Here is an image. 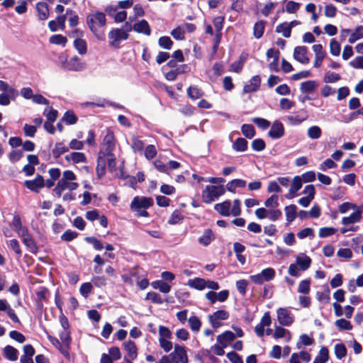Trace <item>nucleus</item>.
<instances>
[{
    "label": "nucleus",
    "mask_w": 363,
    "mask_h": 363,
    "mask_svg": "<svg viewBox=\"0 0 363 363\" xmlns=\"http://www.w3.org/2000/svg\"><path fill=\"white\" fill-rule=\"evenodd\" d=\"M86 25L91 33L100 41L105 40L104 28L106 26V17L104 12L92 10L86 18Z\"/></svg>",
    "instance_id": "f257e3e1"
},
{
    "label": "nucleus",
    "mask_w": 363,
    "mask_h": 363,
    "mask_svg": "<svg viewBox=\"0 0 363 363\" xmlns=\"http://www.w3.org/2000/svg\"><path fill=\"white\" fill-rule=\"evenodd\" d=\"M225 193V189L223 185H208L202 191V199L206 203H211Z\"/></svg>",
    "instance_id": "f03ea898"
},
{
    "label": "nucleus",
    "mask_w": 363,
    "mask_h": 363,
    "mask_svg": "<svg viewBox=\"0 0 363 363\" xmlns=\"http://www.w3.org/2000/svg\"><path fill=\"white\" fill-rule=\"evenodd\" d=\"M108 45L118 49L122 41L128 38V33L122 28H112L108 33Z\"/></svg>",
    "instance_id": "7ed1b4c3"
},
{
    "label": "nucleus",
    "mask_w": 363,
    "mask_h": 363,
    "mask_svg": "<svg viewBox=\"0 0 363 363\" xmlns=\"http://www.w3.org/2000/svg\"><path fill=\"white\" fill-rule=\"evenodd\" d=\"M275 270L272 267L264 269L260 273L250 276V279L257 285L273 280L275 277Z\"/></svg>",
    "instance_id": "20e7f679"
},
{
    "label": "nucleus",
    "mask_w": 363,
    "mask_h": 363,
    "mask_svg": "<svg viewBox=\"0 0 363 363\" xmlns=\"http://www.w3.org/2000/svg\"><path fill=\"white\" fill-rule=\"evenodd\" d=\"M153 204V200L151 198L145 196H135L130 203V209L133 211H140V209H147Z\"/></svg>",
    "instance_id": "39448f33"
},
{
    "label": "nucleus",
    "mask_w": 363,
    "mask_h": 363,
    "mask_svg": "<svg viewBox=\"0 0 363 363\" xmlns=\"http://www.w3.org/2000/svg\"><path fill=\"white\" fill-rule=\"evenodd\" d=\"M169 356L174 363H188L186 352L183 346L175 345L174 351Z\"/></svg>",
    "instance_id": "423d86ee"
},
{
    "label": "nucleus",
    "mask_w": 363,
    "mask_h": 363,
    "mask_svg": "<svg viewBox=\"0 0 363 363\" xmlns=\"http://www.w3.org/2000/svg\"><path fill=\"white\" fill-rule=\"evenodd\" d=\"M229 318V313L225 310H218L208 315V321L213 328L221 326L220 320H225Z\"/></svg>",
    "instance_id": "0eeeda50"
},
{
    "label": "nucleus",
    "mask_w": 363,
    "mask_h": 363,
    "mask_svg": "<svg viewBox=\"0 0 363 363\" xmlns=\"http://www.w3.org/2000/svg\"><path fill=\"white\" fill-rule=\"evenodd\" d=\"M78 186L79 184L76 182H72V181L59 180L54 189V191L58 197H60L65 190L68 189L69 191H74L77 189Z\"/></svg>",
    "instance_id": "6e6552de"
},
{
    "label": "nucleus",
    "mask_w": 363,
    "mask_h": 363,
    "mask_svg": "<svg viewBox=\"0 0 363 363\" xmlns=\"http://www.w3.org/2000/svg\"><path fill=\"white\" fill-rule=\"evenodd\" d=\"M86 67V64L81 62L77 56H74L68 60L64 65V69L74 72H81Z\"/></svg>",
    "instance_id": "1a4fd4ad"
},
{
    "label": "nucleus",
    "mask_w": 363,
    "mask_h": 363,
    "mask_svg": "<svg viewBox=\"0 0 363 363\" xmlns=\"http://www.w3.org/2000/svg\"><path fill=\"white\" fill-rule=\"evenodd\" d=\"M18 236L22 239L23 244L32 253L38 252V246L32 235L29 233L28 229L26 230H24V232L20 234Z\"/></svg>",
    "instance_id": "9d476101"
},
{
    "label": "nucleus",
    "mask_w": 363,
    "mask_h": 363,
    "mask_svg": "<svg viewBox=\"0 0 363 363\" xmlns=\"http://www.w3.org/2000/svg\"><path fill=\"white\" fill-rule=\"evenodd\" d=\"M277 318L281 325L289 326L294 321L291 312L286 308H280L277 310Z\"/></svg>",
    "instance_id": "9b49d317"
},
{
    "label": "nucleus",
    "mask_w": 363,
    "mask_h": 363,
    "mask_svg": "<svg viewBox=\"0 0 363 363\" xmlns=\"http://www.w3.org/2000/svg\"><path fill=\"white\" fill-rule=\"evenodd\" d=\"M24 186L30 191L38 193L44 186V179L43 176L38 174L33 180H26Z\"/></svg>",
    "instance_id": "f8f14e48"
},
{
    "label": "nucleus",
    "mask_w": 363,
    "mask_h": 363,
    "mask_svg": "<svg viewBox=\"0 0 363 363\" xmlns=\"http://www.w3.org/2000/svg\"><path fill=\"white\" fill-rule=\"evenodd\" d=\"M268 135L272 139L281 138L284 135V125L279 121H274L268 133Z\"/></svg>",
    "instance_id": "ddd939ff"
},
{
    "label": "nucleus",
    "mask_w": 363,
    "mask_h": 363,
    "mask_svg": "<svg viewBox=\"0 0 363 363\" xmlns=\"http://www.w3.org/2000/svg\"><path fill=\"white\" fill-rule=\"evenodd\" d=\"M308 49L305 46H297L294 48V57L301 64H308L309 58L307 57Z\"/></svg>",
    "instance_id": "4468645a"
},
{
    "label": "nucleus",
    "mask_w": 363,
    "mask_h": 363,
    "mask_svg": "<svg viewBox=\"0 0 363 363\" xmlns=\"http://www.w3.org/2000/svg\"><path fill=\"white\" fill-rule=\"evenodd\" d=\"M260 77L259 75L254 76L250 80L249 84L245 85L243 93H251L257 91L260 86Z\"/></svg>",
    "instance_id": "2eb2a0df"
},
{
    "label": "nucleus",
    "mask_w": 363,
    "mask_h": 363,
    "mask_svg": "<svg viewBox=\"0 0 363 363\" xmlns=\"http://www.w3.org/2000/svg\"><path fill=\"white\" fill-rule=\"evenodd\" d=\"M235 338L234 333L227 330L223 333L217 336V342L221 345L223 347H226L229 342L233 341Z\"/></svg>",
    "instance_id": "dca6fc26"
},
{
    "label": "nucleus",
    "mask_w": 363,
    "mask_h": 363,
    "mask_svg": "<svg viewBox=\"0 0 363 363\" xmlns=\"http://www.w3.org/2000/svg\"><path fill=\"white\" fill-rule=\"evenodd\" d=\"M123 345L128 358L132 360L135 359L138 357V349L135 343L132 340H128L124 342Z\"/></svg>",
    "instance_id": "f3484780"
},
{
    "label": "nucleus",
    "mask_w": 363,
    "mask_h": 363,
    "mask_svg": "<svg viewBox=\"0 0 363 363\" xmlns=\"http://www.w3.org/2000/svg\"><path fill=\"white\" fill-rule=\"evenodd\" d=\"M230 208L231 203L230 201H225L214 206V209L223 216L232 215Z\"/></svg>",
    "instance_id": "a211bd4d"
},
{
    "label": "nucleus",
    "mask_w": 363,
    "mask_h": 363,
    "mask_svg": "<svg viewBox=\"0 0 363 363\" xmlns=\"http://www.w3.org/2000/svg\"><path fill=\"white\" fill-rule=\"evenodd\" d=\"M133 29L138 33H143L146 35H150L151 33L150 27L147 21L144 19L135 23L133 26Z\"/></svg>",
    "instance_id": "6ab92c4d"
},
{
    "label": "nucleus",
    "mask_w": 363,
    "mask_h": 363,
    "mask_svg": "<svg viewBox=\"0 0 363 363\" xmlns=\"http://www.w3.org/2000/svg\"><path fill=\"white\" fill-rule=\"evenodd\" d=\"M247 182L241 179H235L228 182L225 186V191L231 193H235L237 188H244L246 186Z\"/></svg>",
    "instance_id": "aec40b11"
},
{
    "label": "nucleus",
    "mask_w": 363,
    "mask_h": 363,
    "mask_svg": "<svg viewBox=\"0 0 363 363\" xmlns=\"http://www.w3.org/2000/svg\"><path fill=\"white\" fill-rule=\"evenodd\" d=\"M4 357L9 361H16L18 357V351L11 345H6L3 351Z\"/></svg>",
    "instance_id": "412c9836"
},
{
    "label": "nucleus",
    "mask_w": 363,
    "mask_h": 363,
    "mask_svg": "<svg viewBox=\"0 0 363 363\" xmlns=\"http://www.w3.org/2000/svg\"><path fill=\"white\" fill-rule=\"evenodd\" d=\"M11 226L12 227L13 230L18 234V235L23 233L24 230H28L26 226L23 225L21 218L18 215L13 216Z\"/></svg>",
    "instance_id": "4be33fe9"
},
{
    "label": "nucleus",
    "mask_w": 363,
    "mask_h": 363,
    "mask_svg": "<svg viewBox=\"0 0 363 363\" xmlns=\"http://www.w3.org/2000/svg\"><path fill=\"white\" fill-rule=\"evenodd\" d=\"M215 239L214 234L211 229H206L203 235L199 238L198 241L200 244L208 246Z\"/></svg>",
    "instance_id": "5701e85b"
},
{
    "label": "nucleus",
    "mask_w": 363,
    "mask_h": 363,
    "mask_svg": "<svg viewBox=\"0 0 363 363\" xmlns=\"http://www.w3.org/2000/svg\"><path fill=\"white\" fill-rule=\"evenodd\" d=\"M36 9L38 12L40 20L44 21L49 17L48 5L45 2H38L36 5Z\"/></svg>",
    "instance_id": "b1692460"
},
{
    "label": "nucleus",
    "mask_w": 363,
    "mask_h": 363,
    "mask_svg": "<svg viewBox=\"0 0 363 363\" xmlns=\"http://www.w3.org/2000/svg\"><path fill=\"white\" fill-rule=\"evenodd\" d=\"M96 174L99 178H101L106 173V158L104 155L103 156L99 154L97 160V166L96 168Z\"/></svg>",
    "instance_id": "393cba45"
},
{
    "label": "nucleus",
    "mask_w": 363,
    "mask_h": 363,
    "mask_svg": "<svg viewBox=\"0 0 363 363\" xmlns=\"http://www.w3.org/2000/svg\"><path fill=\"white\" fill-rule=\"evenodd\" d=\"M296 262L301 270L306 271L311 266V259L308 256L303 255L302 256L296 258Z\"/></svg>",
    "instance_id": "a878e982"
},
{
    "label": "nucleus",
    "mask_w": 363,
    "mask_h": 363,
    "mask_svg": "<svg viewBox=\"0 0 363 363\" xmlns=\"http://www.w3.org/2000/svg\"><path fill=\"white\" fill-rule=\"evenodd\" d=\"M355 210L356 211L353 212L350 216L342 218V223L344 225H347L352 223H357L361 220V213H359V211H357V209Z\"/></svg>",
    "instance_id": "bb28decb"
},
{
    "label": "nucleus",
    "mask_w": 363,
    "mask_h": 363,
    "mask_svg": "<svg viewBox=\"0 0 363 363\" xmlns=\"http://www.w3.org/2000/svg\"><path fill=\"white\" fill-rule=\"evenodd\" d=\"M69 151V147L65 146L62 142L55 143L52 150V154L55 159H57L62 154Z\"/></svg>",
    "instance_id": "cd10ccee"
},
{
    "label": "nucleus",
    "mask_w": 363,
    "mask_h": 363,
    "mask_svg": "<svg viewBox=\"0 0 363 363\" xmlns=\"http://www.w3.org/2000/svg\"><path fill=\"white\" fill-rule=\"evenodd\" d=\"M188 285L193 289L203 290L206 287V281L202 278H195L188 281Z\"/></svg>",
    "instance_id": "c85d7f7f"
},
{
    "label": "nucleus",
    "mask_w": 363,
    "mask_h": 363,
    "mask_svg": "<svg viewBox=\"0 0 363 363\" xmlns=\"http://www.w3.org/2000/svg\"><path fill=\"white\" fill-rule=\"evenodd\" d=\"M151 285L153 289H158L162 293L167 294L171 290V286L162 280L155 281L152 282Z\"/></svg>",
    "instance_id": "c756f323"
},
{
    "label": "nucleus",
    "mask_w": 363,
    "mask_h": 363,
    "mask_svg": "<svg viewBox=\"0 0 363 363\" xmlns=\"http://www.w3.org/2000/svg\"><path fill=\"white\" fill-rule=\"evenodd\" d=\"M65 159L68 161L71 160L74 163L85 162L86 161L84 153L80 152H72L69 155H66Z\"/></svg>",
    "instance_id": "7c9ffc66"
},
{
    "label": "nucleus",
    "mask_w": 363,
    "mask_h": 363,
    "mask_svg": "<svg viewBox=\"0 0 363 363\" xmlns=\"http://www.w3.org/2000/svg\"><path fill=\"white\" fill-rule=\"evenodd\" d=\"M329 359V352L327 347H323L315 357L313 363H326Z\"/></svg>",
    "instance_id": "2f4dec72"
},
{
    "label": "nucleus",
    "mask_w": 363,
    "mask_h": 363,
    "mask_svg": "<svg viewBox=\"0 0 363 363\" xmlns=\"http://www.w3.org/2000/svg\"><path fill=\"white\" fill-rule=\"evenodd\" d=\"M265 21H259L256 22L253 27V35L255 38L259 39L264 31V27H265Z\"/></svg>",
    "instance_id": "473e14b6"
},
{
    "label": "nucleus",
    "mask_w": 363,
    "mask_h": 363,
    "mask_svg": "<svg viewBox=\"0 0 363 363\" xmlns=\"http://www.w3.org/2000/svg\"><path fill=\"white\" fill-rule=\"evenodd\" d=\"M296 206L294 204H291L284 208L286 220L288 223H291L295 220L296 216Z\"/></svg>",
    "instance_id": "72a5a7b5"
},
{
    "label": "nucleus",
    "mask_w": 363,
    "mask_h": 363,
    "mask_svg": "<svg viewBox=\"0 0 363 363\" xmlns=\"http://www.w3.org/2000/svg\"><path fill=\"white\" fill-rule=\"evenodd\" d=\"M104 143L106 145V152L110 153L113 151L114 143V135L112 132L108 131L104 138Z\"/></svg>",
    "instance_id": "f704fd0d"
},
{
    "label": "nucleus",
    "mask_w": 363,
    "mask_h": 363,
    "mask_svg": "<svg viewBox=\"0 0 363 363\" xmlns=\"http://www.w3.org/2000/svg\"><path fill=\"white\" fill-rule=\"evenodd\" d=\"M317 86L315 81L309 80L301 84L300 89L303 93L309 94L312 92Z\"/></svg>",
    "instance_id": "c9c22d12"
},
{
    "label": "nucleus",
    "mask_w": 363,
    "mask_h": 363,
    "mask_svg": "<svg viewBox=\"0 0 363 363\" xmlns=\"http://www.w3.org/2000/svg\"><path fill=\"white\" fill-rule=\"evenodd\" d=\"M203 93L201 89L196 86H190L187 89V95L193 100L199 99L203 96Z\"/></svg>",
    "instance_id": "e433bc0d"
},
{
    "label": "nucleus",
    "mask_w": 363,
    "mask_h": 363,
    "mask_svg": "<svg viewBox=\"0 0 363 363\" xmlns=\"http://www.w3.org/2000/svg\"><path fill=\"white\" fill-rule=\"evenodd\" d=\"M233 148L237 152H244L247 149V141L242 138H238L233 144Z\"/></svg>",
    "instance_id": "4c0bfd02"
},
{
    "label": "nucleus",
    "mask_w": 363,
    "mask_h": 363,
    "mask_svg": "<svg viewBox=\"0 0 363 363\" xmlns=\"http://www.w3.org/2000/svg\"><path fill=\"white\" fill-rule=\"evenodd\" d=\"M61 121L65 122L67 125H74L77 122L78 118L73 111H67L65 113Z\"/></svg>",
    "instance_id": "58836bf2"
},
{
    "label": "nucleus",
    "mask_w": 363,
    "mask_h": 363,
    "mask_svg": "<svg viewBox=\"0 0 363 363\" xmlns=\"http://www.w3.org/2000/svg\"><path fill=\"white\" fill-rule=\"evenodd\" d=\"M363 38V26H359L356 28L354 32L352 33L348 41L350 43L353 44L357 40Z\"/></svg>",
    "instance_id": "ea45409f"
},
{
    "label": "nucleus",
    "mask_w": 363,
    "mask_h": 363,
    "mask_svg": "<svg viewBox=\"0 0 363 363\" xmlns=\"http://www.w3.org/2000/svg\"><path fill=\"white\" fill-rule=\"evenodd\" d=\"M188 323H189L191 330L193 332L199 331V330L201 327V322L197 316H195V315L190 316L188 320Z\"/></svg>",
    "instance_id": "a19ab883"
},
{
    "label": "nucleus",
    "mask_w": 363,
    "mask_h": 363,
    "mask_svg": "<svg viewBox=\"0 0 363 363\" xmlns=\"http://www.w3.org/2000/svg\"><path fill=\"white\" fill-rule=\"evenodd\" d=\"M335 325L339 329V330H351L353 328L351 323L344 318L337 320L335 323Z\"/></svg>",
    "instance_id": "79ce46f5"
},
{
    "label": "nucleus",
    "mask_w": 363,
    "mask_h": 363,
    "mask_svg": "<svg viewBox=\"0 0 363 363\" xmlns=\"http://www.w3.org/2000/svg\"><path fill=\"white\" fill-rule=\"evenodd\" d=\"M335 354L338 359H342L347 355V348L343 343H338L335 345Z\"/></svg>",
    "instance_id": "37998d69"
},
{
    "label": "nucleus",
    "mask_w": 363,
    "mask_h": 363,
    "mask_svg": "<svg viewBox=\"0 0 363 363\" xmlns=\"http://www.w3.org/2000/svg\"><path fill=\"white\" fill-rule=\"evenodd\" d=\"M322 130L320 127L317 125H313L310 127L307 130L308 137L311 139H318L320 138Z\"/></svg>",
    "instance_id": "c03bdc74"
},
{
    "label": "nucleus",
    "mask_w": 363,
    "mask_h": 363,
    "mask_svg": "<svg viewBox=\"0 0 363 363\" xmlns=\"http://www.w3.org/2000/svg\"><path fill=\"white\" fill-rule=\"evenodd\" d=\"M242 133L247 138H252L255 135V128L251 124H243L241 127Z\"/></svg>",
    "instance_id": "a18cd8bd"
},
{
    "label": "nucleus",
    "mask_w": 363,
    "mask_h": 363,
    "mask_svg": "<svg viewBox=\"0 0 363 363\" xmlns=\"http://www.w3.org/2000/svg\"><path fill=\"white\" fill-rule=\"evenodd\" d=\"M74 45L80 55H84L86 52V43L84 40L81 38L76 39L74 42Z\"/></svg>",
    "instance_id": "49530a36"
},
{
    "label": "nucleus",
    "mask_w": 363,
    "mask_h": 363,
    "mask_svg": "<svg viewBox=\"0 0 363 363\" xmlns=\"http://www.w3.org/2000/svg\"><path fill=\"white\" fill-rule=\"evenodd\" d=\"M341 77L339 74L328 71L325 74L323 81L325 83H335L340 80Z\"/></svg>",
    "instance_id": "de8ad7c7"
},
{
    "label": "nucleus",
    "mask_w": 363,
    "mask_h": 363,
    "mask_svg": "<svg viewBox=\"0 0 363 363\" xmlns=\"http://www.w3.org/2000/svg\"><path fill=\"white\" fill-rule=\"evenodd\" d=\"M173 43V41L169 36H162L158 40L160 47L166 50H170Z\"/></svg>",
    "instance_id": "09e8293b"
},
{
    "label": "nucleus",
    "mask_w": 363,
    "mask_h": 363,
    "mask_svg": "<svg viewBox=\"0 0 363 363\" xmlns=\"http://www.w3.org/2000/svg\"><path fill=\"white\" fill-rule=\"evenodd\" d=\"M131 147L134 152H140L144 149V143L138 137L133 136L131 138Z\"/></svg>",
    "instance_id": "8fccbe9b"
},
{
    "label": "nucleus",
    "mask_w": 363,
    "mask_h": 363,
    "mask_svg": "<svg viewBox=\"0 0 363 363\" xmlns=\"http://www.w3.org/2000/svg\"><path fill=\"white\" fill-rule=\"evenodd\" d=\"M311 290V281L309 279L302 280L298 285V292L300 294H308Z\"/></svg>",
    "instance_id": "3c124183"
},
{
    "label": "nucleus",
    "mask_w": 363,
    "mask_h": 363,
    "mask_svg": "<svg viewBox=\"0 0 363 363\" xmlns=\"http://www.w3.org/2000/svg\"><path fill=\"white\" fill-rule=\"evenodd\" d=\"M57 111L52 108H45L43 111V115L47 118L48 122H55L57 118Z\"/></svg>",
    "instance_id": "603ef678"
},
{
    "label": "nucleus",
    "mask_w": 363,
    "mask_h": 363,
    "mask_svg": "<svg viewBox=\"0 0 363 363\" xmlns=\"http://www.w3.org/2000/svg\"><path fill=\"white\" fill-rule=\"evenodd\" d=\"M277 33H281L283 36L285 38H289L291 36V30L287 26L286 23H281L276 27Z\"/></svg>",
    "instance_id": "864d4df0"
},
{
    "label": "nucleus",
    "mask_w": 363,
    "mask_h": 363,
    "mask_svg": "<svg viewBox=\"0 0 363 363\" xmlns=\"http://www.w3.org/2000/svg\"><path fill=\"white\" fill-rule=\"evenodd\" d=\"M67 42V39L66 37L62 35H53L50 38V43L55 45H62L63 46L65 45V44Z\"/></svg>",
    "instance_id": "5fc2aeb1"
},
{
    "label": "nucleus",
    "mask_w": 363,
    "mask_h": 363,
    "mask_svg": "<svg viewBox=\"0 0 363 363\" xmlns=\"http://www.w3.org/2000/svg\"><path fill=\"white\" fill-rule=\"evenodd\" d=\"M84 240L87 243L91 244L96 250H101L104 248L102 242L95 237H86Z\"/></svg>",
    "instance_id": "6e6d98bb"
},
{
    "label": "nucleus",
    "mask_w": 363,
    "mask_h": 363,
    "mask_svg": "<svg viewBox=\"0 0 363 363\" xmlns=\"http://www.w3.org/2000/svg\"><path fill=\"white\" fill-rule=\"evenodd\" d=\"M278 200L279 196L276 194H273L265 201L264 206L267 208H275L279 206Z\"/></svg>",
    "instance_id": "4d7b16f0"
},
{
    "label": "nucleus",
    "mask_w": 363,
    "mask_h": 363,
    "mask_svg": "<svg viewBox=\"0 0 363 363\" xmlns=\"http://www.w3.org/2000/svg\"><path fill=\"white\" fill-rule=\"evenodd\" d=\"M340 44L335 40L332 39L330 43V51L334 56H338L340 53Z\"/></svg>",
    "instance_id": "13d9d810"
},
{
    "label": "nucleus",
    "mask_w": 363,
    "mask_h": 363,
    "mask_svg": "<svg viewBox=\"0 0 363 363\" xmlns=\"http://www.w3.org/2000/svg\"><path fill=\"white\" fill-rule=\"evenodd\" d=\"M303 181L300 176L294 177L290 189L291 191L297 192L302 187Z\"/></svg>",
    "instance_id": "bf43d9fd"
},
{
    "label": "nucleus",
    "mask_w": 363,
    "mask_h": 363,
    "mask_svg": "<svg viewBox=\"0 0 363 363\" xmlns=\"http://www.w3.org/2000/svg\"><path fill=\"white\" fill-rule=\"evenodd\" d=\"M337 230L336 228L332 227L321 228L319 230L318 235L320 238H327L334 235L337 232Z\"/></svg>",
    "instance_id": "052dcab7"
},
{
    "label": "nucleus",
    "mask_w": 363,
    "mask_h": 363,
    "mask_svg": "<svg viewBox=\"0 0 363 363\" xmlns=\"http://www.w3.org/2000/svg\"><path fill=\"white\" fill-rule=\"evenodd\" d=\"M337 12V8L332 4H328L325 6L324 14L326 17L334 18Z\"/></svg>",
    "instance_id": "680f3d73"
},
{
    "label": "nucleus",
    "mask_w": 363,
    "mask_h": 363,
    "mask_svg": "<svg viewBox=\"0 0 363 363\" xmlns=\"http://www.w3.org/2000/svg\"><path fill=\"white\" fill-rule=\"evenodd\" d=\"M171 35L176 40H184L185 38L184 28H182V26H178L171 31Z\"/></svg>",
    "instance_id": "e2e57ef3"
},
{
    "label": "nucleus",
    "mask_w": 363,
    "mask_h": 363,
    "mask_svg": "<svg viewBox=\"0 0 363 363\" xmlns=\"http://www.w3.org/2000/svg\"><path fill=\"white\" fill-rule=\"evenodd\" d=\"M106 155L108 156V158H107L108 168L111 172H113L116 170V157L113 155V154L112 153V152H111L110 153L106 152Z\"/></svg>",
    "instance_id": "0e129e2a"
},
{
    "label": "nucleus",
    "mask_w": 363,
    "mask_h": 363,
    "mask_svg": "<svg viewBox=\"0 0 363 363\" xmlns=\"http://www.w3.org/2000/svg\"><path fill=\"white\" fill-rule=\"evenodd\" d=\"M157 155V150L155 145H148L145 150V157L147 160H152Z\"/></svg>",
    "instance_id": "69168bd1"
},
{
    "label": "nucleus",
    "mask_w": 363,
    "mask_h": 363,
    "mask_svg": "<svg viewBox=\"0 0 363 363\" xmlns=\"http://www.w3.org/2000/svg\"><path fill=\"white\" fill-rule=\"evenodd\" d=\"M146 299L150 300L154 303L161 304L163 303V299L161 296L156 292H148L146 296Z\"/></svg>",
    "instance_id": "338daca9"
},
{
    "label": "nucleus",
    "mask_w": 363,
    "mask_h": 363,
    "mask_svg": "<svg viewBox=\"0 0 363 363\" xmlns=\"http://www.w3.org/2000/svg\"><path fill=\"white\" fill-rule=\"evenodd\" d=\"M23 156L22 150H13L9 153V158L11 162L19 161Z\"/></svg>",
    "instance_id": "774afa93"
}]
</instances>
